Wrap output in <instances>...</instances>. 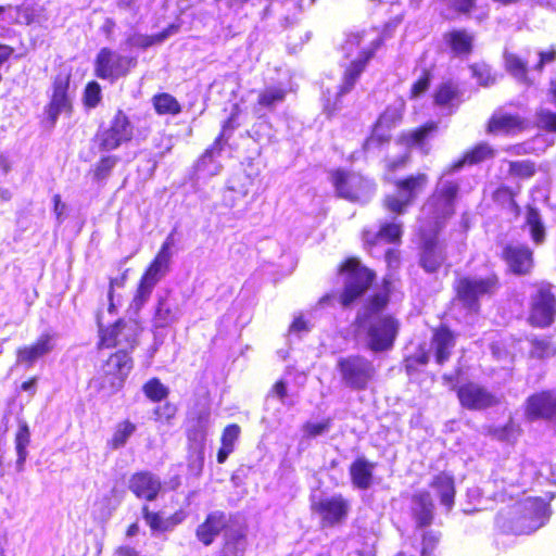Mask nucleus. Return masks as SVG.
I'll use <instances>...</instances> for the list:
<instances>
[{
    "label": "nucleus",
    "mask_w": 556,
    "mask_h": 556,
    "mask_svg": "<svg viewBox=\"0 0 556 556\" xmlns=\"http://www.w3.org/2000/svg\"><path fill=\"white\" fill-rule=\"evenodd\" d=\"M134 136V126L128 116L118 110L108 126H101L94 138L96 147L102 152H110L129 142Z\"/></svg>",
    "instance_id": "obj_4"
},
{
    "label": "nucleus",
    "mask_w": 556,
    "mask_h": 556,
    "mask_svg": "<svg viewBox=\"0 0 556 556\" xmlns=\"http://www.w3.org/2000/svg\"><path fill=\"white\" fill-rule=\"evenodd\" d=\"M454 346L455 338L447 328L441 327L434 330L429 350L433 354L437 364L443 365L447 362Z\"/></svg>",
    "instance_id": "obj_30"
},
{
    "label": "nucleus",
    "mask_w": 556,
    "mask_h": 556,
    "mask_svg": "<svg viewBox=\"0 0 556 556\" xmlns=\"http://www.w3.org/2000/svg\"><path fill=\"white\" fill-rule=\"evenodd\" d=\"M438 128L437 123L431 122L415 130L404 132L401 136L402 142L407 147H422L426 139Z\"/></svg>",
    "instance_id": "obj_48"
},
{
    "label": "nucleus",
    "mask_w": 556,
    "mask_h": 556,
    "mask_svg": "<svg viewBox=\"0 0 556 556\" xmlns=\"http://www.w3.org/2000/svg\"><path fill=\"white\" fill-rule=\"evenodd\" d=\"M161 485L160 479L149 471L137 472L129 480V489L137 497L144 498L147 501H153L156 498L161 490Z\"/></svg>",
    "instance_id": "obj_27"
},
{
    "label": "nucleus",
    "mask_w": 556,
    "mask_h": 556,
    "mask_svg": "<svg viewBox=\"0 0 556 556\" xmlns=\"http://www.w3.org/2000/svg\"><path fill=\"white\" fill-rule=\"evenodd\" d=\"M30 441V431L29 427L26 421H20L18 422V430L15 435V447L17 453V462L16 466L18 470L22 469V466L27 457V446Z\"/></svg>",
    "instance_id": "obj_50"
},
{
    "label": "nucleus",
    "mask_w": 556,
    "mask_h": 556,
    "mask_svg": "<svg viewBox=\"0 0 556 556\" xmlns=\"http://www.w3.org/2000/svg\"><path fill=\"white\" fill-rule=\"evenodd\" d=\"M56 344V337L52 333H42L35 343L22 346L16 352V363L25 364L28 368L41 357L50 354Z\"/></svg>",
    "instance_id": "obj_20"
},
{
    "label": "nucleus",
    "mask_w": 556,
    "mask_h": 556,
    "mask_svg": "<svg viewBox=\"0 0 556 556\" xmlns=\"http://www.w3.org/2000/svg\"><path fill=\"white\" fill-rule=\"evenodd\" d=\"M175 245L174 231L163 242L160 251L142 275L135 295L130 302V313L136 314L148 303L155 286L169 271L173 257L172 248Z\"/></svg>",
    "instance_id": "obj_2"
},
{
    "label": "nucleus",
    "mask_w": 556,
    "mask_h": 556,
    "mask_svg": "<svg viewBox=\"0 0 556 556\" xmlns=\"http://www.w3.org/2000/svg\"><path fill=\"white\" fill-rule=\"evenodd\" d=\"M387 303V295L376 294L356 317L358 329L366 332L367 348L375 353L391 350L400 329L397 319L381 314Z\"/></svg>",
    "instance_id": "obj_1"
},
{
    "label": "nucleus",
    "mask_w": 556,
    "mask_h": 556,
    "mask_svg": "<svg viewBox=\"0 0 556 556\" xmlns=\"http://www.w3.org/2000/svg\"><path fill=\"white\" fill-rule=\"evenodd\" d=\"M228 127L233 128L232 118H228L224 124L225 131ZM224 132H222L214 141V143L205 150L203 155L197 163V170L203 173L206 176H215L220 172V164L216 162V157L219 155L222 151V138Z\"/></svg>",
    "instance_id": "obj_29"
},
{
    "label": "nucleus",
    "mask_w": 556,
    "mask_h": 556,
    "mask_svg": "<svg viewBox=\"0 0 556 556\" xmlns=\"http://www.w3.org/2000/svg\"><path fill=\"white\" fill-rule=\"evenodd\" d=\"M529 356L534 359H548L556 355V344L551 337L531 334L527 337Z\"/></svg>",
    "instance_id": "obj_38"
},
{
    "label": "nucleus",
    "mask_w": 556,
    "mask_h": 556,
    "mask_svg": "<svg viewBox=\"0 0 556 556\" xmlns=\"http://www.w3.org/2000/svg\"><path fill=\"white\" fill-rule=\"evenodd\" d=\"M101 101V87L97 81H91L86 86L84 92V102L88 108H96Z\"/></svg>",
    "instance_id": "obj_58"
},
{
    "label": "nucleus",
    "mask_w": 556,
    "mask_h": 556,
    "mask_svg": "<svg viewBox=\"0 0 556 556\" xmlns=\"http://www.w3.org/2000/svg\"><path fill=\"white\" fill-rule=\"evenodd\" d=\"M137 65V59L122 55L109 48H102L94 62L96 75L102 79H117L126 76Z\"/></svg>",
    "instance_id": "obj_12"
},
{
    "label": "nucleus",
    "mask_w": 556,
    "mask_h": 556,
    "mask_svg": "<svg viewBox=\"0 0 556 556\" xmlns=\"http://www.w3.org/2000/svg\"><path fill=\"white\" fill-rule=\"evenodd\" d=\"M143 392L150 400L159 402L167 396L168 389L159 379L153 378L143 386Z\"/></svg>",
    "instance_id": "obj_57"
},
{
    "label": "nucleus",
    "mask_w": 556,
    "mask_h": 556,
    "mask_svg": "<svg viewBox=\"0 0 556 556\" xmlns=\"http://www.w3.org/2000/svg\"><path fill=\"white\" fill-rule=\"evenodd\" d=\"M330 419L324 420L321 422H307L304 426V431L308 437L315 438L327 432L330 428Z\"/></svg>",
    "instance_id": "obj_64"
},
{
    "label": "nucleus",
    "mask_w": 556,
    "mask_h": 556,
    "mask_svg": "<svg viewBox=\"0 0 556 556\" xmlns=\"http://www.w3.org/2000/svg\"><path fill=\"white\" fill-rule=\"evenodd\" d=\"M526 227L534 244L540 245L545 241V226L538 208L529 206L526 214Z\"/></svg>",
    "instance_id": "obj_46"
},
{
    "label": "nucleus",
    "mask_w": 556,
    "mask_h": 556,
    "mask_svg": "<svg viewBox=\"0 0 556 556\" xmlns=\"http://www.w3.org/2000/svg\"><path fill=\"white\" fill-rule=\"evenodd\" d=\"M498 288V279L495 275L486 277L468 276L459 278L455 283L457 298L463 304L472 311L479 307V299L492 295Z\"/></svg>",
    "instance_id": "obj_8"
},
{
    "label": "nucleus",
    "mask_w": 556,
    "mask_h": 556,
    "mask_svg": "<svg viewBox=\"0 0 556 556\" xmlns=\"http://www.w3.org/2000/svg\"><path fill=\"white\" fill-rule=\"evenodd\" d=\"M142 517L153 533L173 531L182 521L178 514L164 518L159 513L150 511L148 505L142 507Z\"/></svg>",
    "instance_id": "obj_39"
},
{
    "label": "nucleus",
    "mask_w": 556,
    "mask_h": 556,
    "mask_svg": "<svg viewBox=\"0 0 556 556\" xmlns=\"http://www.w3.org/2000/svg\"><path fill=\"white\" fill-rule=\"evenodd\" d=\"M132 368V361L128 353L119 350L112 354L102 366L103 378L100 382V389L106 394L115 393L124 383Z\"/></svg>",
    "instance_id": "obj_13"
},
{
    "label": "nucleus",
    "mask_w": 556,
    "mask_h": 556,
    "mask_svg": "<svg viewBox=\"0 0 556 556\" xmlns=\"http://www.w3.org/2000/svg\"><path fill=\"white\" fill-rule=\"evenodd\" d=\"M332 180L339 197L351 202L367 203L376 191V185L357 173L337 170Z\"/></svg>",
    "instance_id": "obj_7"
},
{
    "label": "nucleus",
    "mask_w": 556,
    "mask_h": 556,
    "mask_svg": "<svg viewBox=\"0 0 556 556\" xmlns=\"http://www.w3.org/2000/svg\"><path fill=\"white\" fill-rule=\"evenodd\" d=\"M506 71L518 81L529 84L527 62L520 59L517 54L505 52L504 53Z\"/></svg>",
    "instance_id": "obj_49"
},
{
    "label": "nucleus",
    "mask_w": 556,
    "mask_h": 556,
    "mask_svg": "<svg viewBox=\"0 0 556 556\" xmlns=\"http://www.w3.org/2000/svg\"><path fill=\"white\" fill-rule=\"evenodd\" d=\"M527 412L531 416L549 419L556 425V392L545 391L530 396Z\"/></svg>",
    "instance_id": "obj_28"
},
{
    "label": "nucleus",
    "mask_w": 556,
    "mask_h": 556,
    "mask_svg": "<svg viewBox=\"0 0 556 556\" xmlns=\"http://www.w3.org/2000/svg\"><path fill=\"white\" fill-rule=\"evenodd\" d=\"M302 0H283L281 2L282 17L286 26L292 25L302 11Z\"/></svg>",
    "instance_id": "obj_56"
},
{
    "label": "nucleus",
    "mask_w": 556,
    "mask_h": 556,
    "mask_svg": "<svg viewBox=\"0 0 556 556\" xmlns=\"http://www.w3.org/2000/svg\"><path fill=\"white\" fill-rule=\"evenodd\" d=\"M136 429V425L129 420L119 422L109 442L110 446L114 450L123 447L127 443L128 439L135 433Z\"/></svg>",
    "instance_id": "obj_52"
},
{
    "label": "nucleus",
    "mask_w": 556,
    "mask_h": 556,
    "mask_svg": "<svg viewBox=\"0 0 556 556\" xmlns=\"http://www.w3.org/2000/svg\"><path fill=\"white\" fill-rule=\"evenodd\" d=\"M228 526L227 515L223 511L215 510L210 513L205 520L195 529L197 539L205 546H210L215 541L216 536L226 529H232Z\"/></svg>",
    "instance_id": "obj_23"
},
{
    "label": "nucleus",
    "mask_w": 556,
    "mask_h": 556,
    "mask_svg": "<svg viewBox=\"0 0 556 556\" xmlns=\"http://www.w3.org/2000/svg\"><path fill=\"white\" fill-rule=\"evenodd\" d=\"M153 105L159 114L176 115L181 111L179 102L169 93L154 96Z\"/></svg>",
    "instance_id": "obj_53"
},
{
    "label": "nucleus",
    "mask_w": 556,
    "mask_h": 556,
    "mask_svg": "<svg viewBox=\"0 0 556 556\" xmlns=\"http://www.w3.org/2000/svg\"><path fill=\"white\" fill-rule=\"evenodd\" d=\"M384 37L378 33L376 28L363 30L362 33L350 34L343 46L342 50L348 58L352 56L354 52L359 55L362 48L372 49L375 51L380 47Z\"/></svg>",
    "instance_id": "obj_25"
},
{
    "label": "nucleus",
    "mask_w": 556,
    "mask_h": 556,
    "mask_svg": "<svg viewBox=\"0 0 556 556\" xmlns=\"http://www.w3.org/2000/svg\"><path fill=\"white\" fill-rule=\"evenodd\" d=\"M181 309L172 302L168 296H159L152 325L155 328H165L178 321L181 317Z\"/></svg>",
    "instance_id": "obj_34"
},
{
    "label": "nucleus",
    "mask_w": 556,
    "mask_h": 556,
    "mask_svg": "<svg viewBox=\"0 0 556 556\" xmlns=\"http://www.w3.org/2000/svg\"><path fill=\"white\" fill-rule=\"evenodd\" d=\"M502 256L516 275H527L533 267V252L526 244L509 243L504 247Z\"/></svg>",
    "instance_id": "obj_19"
},
{
    "label": "nucleus",
    "mask_w": 556,
    "mask_h": 556,
    "mask_svg": "<svg viewBox=\"0 0 556 556\" xmlns=\"http://www.w3.org/2000/svg\"><path fill=\"white\" fill-rule=\"evenodd\" d=\"M126 279L127 270L121 276L110 279V286L108 290V312L110 314H116L117 307L122 305V295L116 293V289H123L125 287Z\"/></svg>",
    "instance_id": "obj_51"
},
{
    "label": "nucleus",
    "mask_w": 556,
    "mask_h": 556,
    "mask_svg": "<svg viewBox=\"0 0 556 556\" xmlns=\"http://www.w3.org/2000/svg\"><path fill=\"white\" fill-rule=\"evenodd\" d=\"M70 87L68 76H56L53 81L50 103L46 108L47 122L53 127L61 113H68L72 110V101L67 93Z\"/></svg>",
    "instance_id": "obj_16"
},
{
    "label": "nucleus",
    "mask_w": 556,
    "mask_h": 556,
    "mask_svg": "<svg viewBox=\"0 0 556 556\" xmlns=\"http://www.w3.org/2000/svg\"><path fill=\"white\" fill-rule=\"evenodd\" d=\"M287 90L282 86H268L258 92L257 105L267 111H274L285 102Z\"/></svg>",
    "instance_id": "obj_43"
},
{
    "label": "nucleus",
    "mask_w": 556,
    "mask_h": 556,
    "mask_svg": "<svg viewBox=\"0 0 556 556\" xmlns=\"http://www.w3.org/2000/svg\"><path fill=\"white\" fill-rule=\"evenodd\" d=\"M470 71L482 87H490L496 83V74L483 62L470 65Z\"/></svg>",
    "instance_id": "obj_55"
},
{
    "label": "nucleus",
    "mask_w": 556,
    "mask_h": 556,
    "mask_svg": "<svg viewBox=\"0 0 556 556\" xmlns=\"http://www.w3.org/2000/svg\"><path fill=\"white\" fill-rule=\"evenodd\" d=\"M402 237V224L384 222L380 224L379 230H365L363 239L366 245H376L378 243H396Z\"/></svg>",
    "instance_id": "obj_31"
},
{
    "label": "nucleus",
    "mask_w": 556,
    "mask_h": 556,
    "mask_svg": "<svg viewBox=\"0 0 556 556\" xmlns=\"http://www.w3.org/2000/svg\"><path fill=\"white\" fill-rule=\"evenodd\" d=\"M509 172L521 177H531L535 173L534 164L530 161H514L509 163Z\"/></svg>",
    "instance_id": "obj_60"
},
{
    "label": "nucleus",
    "mask_w": 556,
    "mask_h": 556,
    "mask_svg": "<svg viewBox=\"0 0 556 556\" xmlns=\"http://www.w3.org/2000/svg\"><path fill=\"white\" fill-rule=\"evenodd\" d=\"M241 429L238 425L232 424L227 426L222 434V446L217 453V462L223 464L228 456L233 452L235 444L239 439Z\"/></svg>",
    "instance_id": "obj_47"
},
{
    "label": "nucleus",
    "mask_w": 556,
    "mask_h": 556,
    "mask_svg": "<svg viewBox=\"0 0 556 556\" xmlns=\"http://www.w3.org/2000/svg\"><path fill=\"white\" fill-rule=\"evenodd\" d=\"M556 316V296L546 287H541L531 296L529 320L533 326L548 327Z\"/></svg>",
    "instance_id": "obj_15"
},
{
    "label": "nucleus",
    "mask_w": 556,
    "mask_h": 556,
    "mask_svg": "<svg viewBox=\"0 0 556 556\" xmlns=\"http://www.w3.org/2000/svg\"><path fill=\"white\" fill-rule=\"evenodd\" d=\"M376 466V463L364 456L357 457L349 469L353 485L359 490H368L372 485Z\"/></svg>",
    "instance_id": "obj_33"
},
{
    "label": "nucleus",
    "mask_w": 556,
    "mask_h": 556,
    "mask_svg": "<svg viewBox=\"0 0 556 556\" xmlns=\"http://www.w3.org/2000/svg\"><path fill=\"white\" fill-rule=\"evenodd\" d=\"M430 350L420 349L417 353L409 356L405 361L407 371L416 370L417 366H425L430 361Z\"/></svg>",
    "instance_id": "obj_59"
},
{
    "label": "nucleus",
    "mask_w": 556,
    "mask_h": 556,
    "mask_svg": "<svg viewBox=\"0 0 556 556\" xmlns=\"http://www.w3.org/2000/svg\"><path fill=\"white\" fill-rule=\"evenodd\" d=\"M405 109V102L403 99H396L390 105L387 106L384 112L378 118L372 134L363 144L365 151L379 148L382 143L389 141L390 129L401 122L403 112Z\"/></svg>",
    "instance_id": "obj_14"
},
{
    "label": "nucleus",
    "mask_w": 556,
    "mask_h": 556,
    "mask_svg": "<svg viewBox=\"0 0 556 556\" xmlns=\"http://www.w3.org/2000/svg\"><path fill=\"white\" fill-rule=\"evenodd\" d=\"M341 384L352 391H365L374 382L377 368L372 361L362 355L342 356L337 361Z\"/></svg>",
    "instance_id": "obj_3"
},
{
    "label": "nucleus",
    "mask_w": 556,
    "mask_h": 556,
    "mask_svg": "<svg viewBox=\"0 0 556 556\" xmlns=\"http://www.w3.org/2000/svg\"><path fill=\"white\" fill-rule=\"evenodd\" d=\"M463 102V92L458 85L448 80L442 83L434 92V103L452 114Z\"/></svg>",
    "instance_id": "obj_35"
},
{
    "label": "nucleus",
    "mask_w": 556,
    "mask_h": 556,
    "mask_svg": "<svg viewBox=\"0 0 556 556\" xmlns=\"http://www.w3.org/2000/svg\"><path fill=\"white\" fill-rule=\"evenodd\" d=\"M525 127V121L519 116L511 114H494L489 122L490 132H511L515 130H521Z\"/></svg>",
    "instance_id": "obj_42"
},
{
    "label": "nucleus",
    "mask_w": 556,
    "mask_h": 556,
    "mask_svg": "<svg viewBox=\"0 0 556 556\" xmlns=\"http://www.w3.org/2000/svg\"><path fill=\"white\" fill-rule=\"evenodd\" d=\"M459 191V185L456 181L441 177L435 191L425 204L422 211L429 215L437 226L450 218L455 213V200Z\"/></svg>",
    "instance_id": "obj_5"
},
{
    "label": "nucleus",
    "mask_w": 556,
    "mask_h": 556,
    "mask_svg": "<svg viewBox=\"0 0 556 556\" xmlns=\"http://www.w3.org/2000/svg\"><path fill=\"white\" fill-rule=\"evenodd\" d=\"M341 269L346 273L341 302L349 306L371 286L375 274L355 258L348 260Z\"/></svg>",
    "instance_id": "obj_10"
},
{
    "label": "nucleus",
    "mask_w": 556,
    "mask_h": 556,
    "mask_svg": "<svg viewBox=\"0 0 556 556\" xmlns=\"http://www.w3.org/2000/svg\"><path fill=\"white\" fill-rule=\"evenodd\" d=\"M118 161L119 159L116 155H105L101 157L92 169L93 180L98 182L105 180L111 175V172Z\"/></svg>",
    "instance_id": "obj_54"
},
{
    "label": "nucleus",
    "mask_w": 556,
    "mask_h": 556,
    "mask_svg": "<svg viewBox=\"0 0 556 556\" xmlns=\"http://www.w3.org/2000/svg\"><path fill=\"white\" fill-rule=\"evenodd\" d=\"M431 488L437 492L440 502L450 510L454 505L455 485L452 476L441 472L437 475L432 482Z\"/></svg>",
    "instance_id": "obj_40"
},
{
    "label": "nucleus",
    "mask_w": 556,
    "mask_h": 556,
    "mask_svg": "<svg viewBox=\"0 0 556 556\" xmlns=\"http://www.w3.org/2000/svg\"><path fill=\"white\" fill-rule=\"evenodd\" d=\"M375 48L367 49L362 48V51L358 56H356L351 63L346 66L342 83L339 86L338 96L342 97L349 93L357 83L359 76L364 72L367 62L374 56Z\"/></svg>",
    "instance_id": "obj_24"
},
{
    "label": "nucleus",
    "mask_w": 556,
    "mask_h": 556,
    "mask_svg": "<svg viewBox=\"0 0 556 556\" xmlns=\"http://www.w3.org/2000/svg\"><path fill=\"white\" fill-rule=\"evenodd\" d=\"M428 176L426 174L412 175L396 181L397 194L387 195L383 200L384 207L395 214H403L418 194L426 188Z\"/></svg>",
    "instance_id": "obj_11"
},
{
    "label": "nucleus",
    "mask_w": 556,
    "mask_h": 556,
    "mask_svg": "<svg viewBox=\"0 0 556 556\" xmlns=\"http://www.w3.org/2000/svg\"><path fill=\"white\" fill-rule=\"evenodd\" d=\"M494 156V150L488 143H479L470 151L466 152L464 157L451 165L450 172H457L465 164H478L484 160Z\"/></svg>",
    "instance_id": "obj_44"
},
{
    "label": "nucleus",
    "mask_w": 556,
    "mask_h": 556,
    "mask_svg": "<svg viewBox=\"0 0 556 556\" xmlns=\"http://www.w3.org/2000/svg\"><path fill=\"white\" fill-rule=\"evenodd\" d=\"M444 39L456 54H468L471 52L473 37L464 29L452 30L444 35Z\"/></svg>",
    "instance_id": "obj_45"
},
{
    "label": "nucleus",
    "mask_w": 556,
    "mask_h": 556,
    "mask_svg": "<svg viewBox=\"0 0 556 556\" xmlns=\"http://www.w3.org/2000/svg\"><path fill=\"white\" fill-rule=\"evenodd\" d=\"M440 541V533L435 531H427L422 535V548L420 556H431V553L435 548Z\"/></svg>",
    "instance_id": "obj_61"
},
{
    "label": "nucleus",
    "mask_w": 556,
    "mask_h": 556,
    "mask_svg": "<svg viewBox=\"0 0 556 556\" xmlns=\"http://www.w3.org/2000/svg\"><path fill=\"white\" fill-rule=\"evenodd\" d=\"M247 535L241 527L226 529L220 556H244Z\"/></svg>",
    "instance_id": "obj_37"
},
{
    "label": "nucleus",
    "mask_w": 556,
    "mask_h": 556,
    "mask_svg": "<svg viewBox=\"0 0 556 556\" xmlns=\"http://www.w3.org/2000/svg\"><path fill=\"white\" fill-rule=\"evenodd\" d=\"M516 517L513 530L517 534H529L541 527L549 518V508L542 498H526L516 507Z\"/></svg>",
    "instance_id": "obj_9"
},
{
    "label": "nucleus",
    "mask_w": 556,
    "mask_h": 556,
    "mask_svg": "<svg viewBox=\"0 0 556 556\" xmlns=\"http://www.w3.org/2000/svg\"><path fill=\"white\" fill-rule=\"evenodd\" d=\"M431 77L430 74L425 71L422 75L419 77V79L413 84L410 89V97L412 98H418L422 93H425L429 86H430Z\"/></svg>",
    "instance_id": "obj_63"
},
{
    "label": "nucleus",
    "mask_w": 556,
    "mask_h": 556,
    "mask_svg": "<svg viewBox=\"0 0 556 556\" xmlns=\"http://www.w3.org/2000/svg\"><path fill=\"white\" fill-rule=\"evenodd\" d=\"M141 309L136 313H130V305L127 308L129 316L128 320L119 319L112 327L101 332V344L105 346H119L121 350L127 352L128 349H134L137 344V338L141 330L140 323L138 320ZM98 324L101 327L100 316H98Z\"/></svg>",
    "instance_id": "obj_6"
},
{
    "label": "nucleus",
    "mask_w": 556,
    "mask_h": 556,
    "mask_svg": "<svg viewBox=\"0 0 556 556\" xmlns=\"http://www.w3.org/2000/svg\"><path fill=\"white\" fill-rule=\"evenodd\" d=\"M548 101L554 104L555 110L542 105L536 112V126L549 132H556V85L551 84Z\"/></svg>",
    "instance_id": "obj_41"
},
{
    "label": "nucleus",
    "mask_w": 556,
    "mask_h": 556,
    "mask_svg": "<svg viewBox=\"0 0 556 556\" xmlns=\"http://www.w3.org/2000/svg\"><path fill=\"white\" fill-rule=\"evenodd\" d=\"M493 198L496 202H500L502 204H507L510 207L518 208V205L516 204L514 200V192L510 188L506 186H502L495 190L493 193Z\"/></svg>",
    "instance_id": "obj_62"
},
{
    "label": "nucleus",
    "mask_w": 556,
    "mask_h": 556,
    "mask_svg": "<svg viewBox=\"0 0 556 556\" xmlns=\"http://www.w3.org/2000/svg\"><path fill=\"white\" fill-rule=\"evenodd\" d=\"M460 404L468 409H483L496 404L495 396L483 387L469 382L457 390Z\"/></svg>",
    "instance_id": "obj_21"
},
{
    "label": "nucleus",
    "mask_w": 556,
    "mask_h": 556,
    "mask_svg": "<svg viewBox=\"0 0 556 556\" xmlns=\"http://www.w3.org/2000/svg\"><path fill=\"white\" fill-rule=\"evenodd\" d=\"M350 505L341 495L326 497L313 504V509L321 517L325 526H333L343 520Z\"/></svg>",
    "instance_id": "obj_22"
},
{
    "label": "nucleus",
    "mask_w": 556,
    "mask_h": 556,
    "mask_svg": "<svg viewBox=\"0 0 556 556\" xmlns=\"http://www.w3.org/2000/svg\"><path fill=\"white\" fill-rule=\"evenodd\" d=\"M445 261L444 247L437 239L425 241L420 264L428 273L437 271Z\"/></svg>",
    "instance_id": "obj_36"
},
{
    "label": "nucleus",
    "mask_w": 556,
    "mask_h": 556,
    "mask_svg": "<svg viewBox=\"0 0 556 556\" xmlns=\"http://www.w3.org/2000/svg\"><path fill=\"white\" fill-rule=\"evenodd\" d=\"M177 31H178V26L172 24L168 27H166L164 30H162L161 33H159L156 35H152V36L143 35V34H139V33H131L126 37L125 41L121 45V48L123 50H128L131 48L147 49L151 46L162 43L167 38H169L174 34H176Z\"/></svg>",
    "instance_id": "obj_32"
},
{
    "label": "nucleus",
    "mask_w": 556,
    "mask_h": 556,
    "mask_svg": "<svg viewBox=\"0 0 556 556\" xmlns=\"http://www.w3.org/2000/svg\"><path fill=\"white\" fill-rule=\"evenodd\" d=\"M254 174L247 170L235 173L227 181L223 192V204L226 207H236L249 193L253 185Z\"/></svg>",
    "instance_id": "obj_18"
},
{
    "label": "nucleus",
    "mask_w": 556,
    "mask_h": 556,
    "mask_svg": "<svg viewBox=\"0 0 556 556\" xmlns=\"http://www.w3.org/2000/svg\"><path fill=\"white\" fill-rule=\"evenodd\" d=\"M536 477V466L528 459H514L507 462L502 471L501 480L510 486H526Z\"/></svg>",
    "instance_id": "obj_17"
},
{
    "label": "nucleus",
    "mask_w": 556,
    "mask_h": 556,
    "mask_svg": "<svg viewBox=\"0 0 556 556\" xmlns=\"http://www.w3.org/2000/svg\"><path fill=\"white\" fill-rule=\"evenodd\" d=\"M410 511L417 528L430 526L434 517V504L430 493L427 491L415 493L410 502Z\"/></svg>",
    "instance_id": "obj_26"
}]
</instances>
